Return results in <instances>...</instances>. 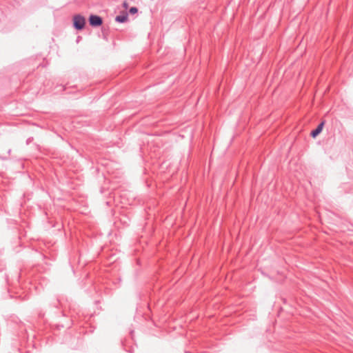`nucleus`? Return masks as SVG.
<instances>
[{
	"label": "nucleus",
	"instance_id": "nucleus-1",
	"mask_svg": "<svg viewBox=\"0 0 353 353\" xmlns=\"http://www.w3.org/2000/svg\"><path fill=\"white\" fill-rule=\"evenodd\" d=\"M85 24V19L81 14H76L73 17V26L77 30H82Z\"/></svg>",
	"mask_w": 353,
	"mask_h": 353
},
{
	"label": "nucleus",
	"instance_id": "nucleus-2",
	"mask_svg": "<svg viewBox=\"0 0 353 353\" xmlns=\"http://www.w3.org/2000/svg\"><path fill=\"white\" fill-rule=\"evenodd\" d=\"M89 23L92 27H98L102 25L103 19L98 15L91 14L89 17Z\"/></svg>",
	"mask_w": 353,
	"mask_h": 353
},
{
	"label": "nucleus",
	"instance_id": "nucleus-3",
	"mask_svg": "<svg viewBox=\"0 0 353 353\" xmlns=\"http://www.w3.org/2000/svg\"><path fill=\"white\" fill-rule=\"evenodd\" d=\"M325 124V121H322L321 122L318 126L316 127V128L314 130H312L310 133V135L313 137V138H315L317 135H319L322 130H323V125Z\"/></svg>",
	"mask_w": 353,
	"mask_h": 353
},
{
	"label": "nucleus",
	"instance_id": "nucleus-4",
	"mask_svg": "<svg viewBox=\"0 0 353 353\" xmlns=\"http://www.w3.org/2000/svg\"><path fill=\"white\" fill-rule=\"evenodd\" d=\"M128 13H124L121 15H118L115 18V21L119 23H124L128 20Z\"/></svg>",
	"mask_w": 353,
	"mask_h": 353
},
{
	"label": "nucleus",
	"instance_id": "nucleus-5",
	"mask_svg": "<svg viewBox=\"0 0 353 353\" xmlns=\"http://www.w3.org/2000/svg\"><path fill=\"white\" fill-rule=\"evenodd\" d=\"M138 12V9L136 7H131L129 10V12L131 14H136Z\"/></svg>",
	"mask_w": 353,
	"mask_h": 353
}]
</instances>
